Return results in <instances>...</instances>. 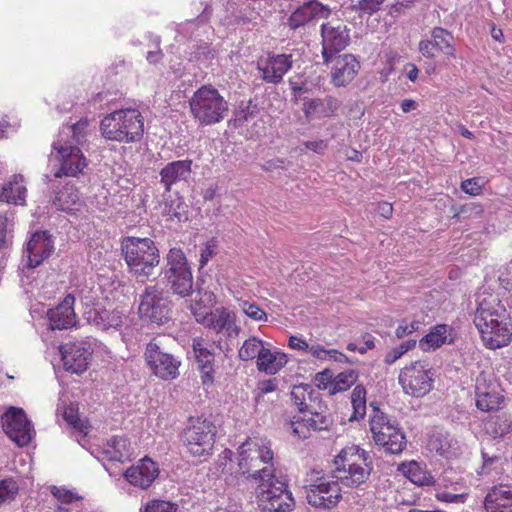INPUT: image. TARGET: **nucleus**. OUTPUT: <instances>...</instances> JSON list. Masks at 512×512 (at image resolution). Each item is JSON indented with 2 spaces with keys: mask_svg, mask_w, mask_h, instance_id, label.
Instances as JSON below:
<instances>
[{
  "mask_svg": "<svg viewBox=\"0 0 512 512\" xmlns=\"http://www.w3.org/2000/svg\"><path fill=\"white\" fill-rule=\"evenodd\" d=\"M193 352L195 354L198 369L201 373L203 385H209L214 382V355L205 347L200 340H194Z\"/></svg>",
  "mask_w": 512,
  "mask_h": 512,
  "instance_id": "obj_32",
  "label": "nucleus"
},
{
  "mask_svg": "<svg viewBox=\"0 0 512 512\" xmlns=\"http://www.w3.org/2000/svg\"><path fill=\"white\" fill-rule=\"evenodd\" d=\"M311 417L302 419L306 426L315 431L328 430L333 424V419L330 414H325L323 411H310Z\"/></svg>",
  "mask_w": 512,
  "mask_h": 512,
  "instance_id": "obj_44",
  "label": "nucleus"
},
{
  "mask_svg": "<svg viewBox=\"0 0 512 512\" xmlns=\"http://www.w3.org/2000/svg\"><path fill=\"white\" fill-rule=\"evenodd\" d=\"M95 339L85 337L69 341L60 346L64 369L75 374L85 372L91 362L94 352Z\"/></svg>",
  "mask_w": 512,
  "mask_h": 512,
  "instance_id": "obj_14",
  "label": "nucleus"
},
{
  "mask_svg": "<svg viewBox=\"0 0 512 512\" xmlns=\"http://www.w3.org/2000/svg\"><path fill=\"white\" fill-rule=\"evenodd\" d=\"M293 64V54L267 52L257 60V70L265 83L278 85L293 68Z\"/></svg>",
  "mask_w": 512,
  "mask_h": 512,
  "instance_id": "obj_17",
  "label": "nucleus"
},
{
  "mask_svg": "<svg viewBox=\"0 0 512 512\" xmlns=\"http://www.w3.org/2000/svg\"><path fill=\"white\" fill-rule=\"evenodd\" d=\"M331 66V83L337 87H345L351 83L361 68L359 60L355 55L345 53L333 57Z\"/></svg>",
  "mask_w": 512,
  "mask_h": 512,
  "instance_id": "obj_21",
  "label": "nucleus"
},
{
  "mask_svg": "<svg viewBox=\"0 0 512 512\" xmlns=\"http://www.w3.org/2000/svg\"><path fill=\"white\" fill-rule=\"evenodd\" d=\"M332 14V9L319 0H308L296 6L288 16L284 25L293 34H301L314 21L327 19Z\"/></svg>",
  "mask_w": 512,
  "mask_h": 512,
  "instance_id": "obj_15",
  "label": "nucleus"
},
{
  "mask_svg": "<svg viewBox=\"0 0 512 512\" xmlns=\"http://www.w3.org/2000/svg\"><path fill=\"white\" fill-rule=\"evenodd\" d=\"M406 437L403 431L389 433L383 442H376V445L382 446L390 454H399L406 447Z\"/></svg>",
  "mask_w": 512,
  "mask_h": 512,
  "instance_id": "obj_42",
  "label": "nucleus"
},
{
  "mask_svg": "<svg viewBox=\"0 0 512 512\" xmlns=\"http://www.w3.org/2000/svg\"><path fill=\"white\" fill-rule=\"evenodd\" d=\"M437 498L440 501L447 502V503H464L466 501L467 495L464 493L454 494L451 492L444 491V492L438 493Z\"/></svg>",
  "mask_w": 512,
  "mask_h": 512,
  "instance_id": "obj_63",
  "label": "nucleus"
},
{
  "mask_svg": "<svg viewBox=\"0 0 512 512\" xmlns=\"http://www.w3.org/2000/svg\"><path fill=\"white\" fill-rule=\"evenodd\" d=\"M18 491V483L13 478L0 480V506L13 501Z\"/></svg>",
  "mask_w": 512,
  "mask_h": 512,
  "instance_id": "obj_46",
  "label": "nucleus"
},
{
  "mask_svg": "<svg viewBox=\"0 0 512 512\" xmlns=\"http://www.w3.org/2000/svg\"><path fill=\"white\" fill-rule=\"evenodd\" d=\"M481 456L483 460L482 470L484 473H488L493 465L500 460L499 455L490 454L485 448L481 449Z\"/></svg>",
  "mask_w": 512,
  "mask_h": 512,
  "instance_id": "obj_59",
  "label": "nucleus"
},
{
  "mask_svg": "<svg viewBox=\"0 0 512 512\" xmlns=\"http://www.w3.org/2000/svg\"><path fill=\"white\" fill-rule=\"evenodd\" d=\"M287 361L285 353L278 350L272 351L264 346L257 359V369L266 374L274 375L286 365Z\"/></svg>",
  "mask_w": 512,
  "mask_h": 512,
  "instance_id": "obj_35",
  "label": "nucleus"
},
{
  "mask_svg": "<svg viewBox=\"0 0 512 512\" xmlns=\"http://www.w3.org/2000/svg\"><path fill=\"white\" fill-rule=\"evenodd\" d=\"M84 316L88 324L101 331L118 330L123 324V314L118 310L92 307Z\"/></svg>",
  "mask_w": 512,
  "mask_h": 512,
  "instance_id": "obj_25",
  "label": "nucleus"
},
{
  "mask_svg": "<svg viewBox=\"0 0 512 512\" xmlns=\"http://www.w3.org/2000/svg\"><path fill=\"white\" fill-rule=\"evenodd\" d=\"M454 341V329L448 324H437L418 341V345L422 351L428 352L435 351L444 344H453Z\"/></svg>",
  "mask_w": 512,
  "mask_h": 512,
  "instance_id": "obj_27",
  "label": "nucleus"
},
{
  "mask_svg": "<svg viewBox=\"0 0 512 512\" xmlns=\"http://www.w3.org/2000/svg\"><path fill=\"white\" fill-rule=\"evenodd\" d=\"M341 106V102L332 95L324 98H313L303 104V113L307 118L314 115L319 117H331L336 114Z\"/></svg>",
  "mask_w": 512,
  "mask_h": 512,
  "instance_id": "obj_30",
  "label": "nucleus"
},
{
  "mask_svg": "<svg viewBox=\"0 0 512 512\" xmlns=\"http://www.w3.org/2000/svg\"><path fill=\"white\" fill-rule=\"evenodd\" d=\"M192 160H175L167 163L159 172V183L165 192H170L173 185L186 182L192 173Z\"/></svg>",
  "mask_w": 512,
  "mask_h": 512,
  "instance_id": "obj_24",
  "label": "nucleus"
},
{
  "mask_svg": "<svg viewBox=\"0 0 512 512\" xmlns=\"http://www.w3.org/2000/svg\"><path fill=\"white\" fill-rule=\"evenodd\" d=\"M230 326V316L226 312H222L215 319H212V327L217 332H220L224 329H229Z\"/></svg>",
  "mask_w": 512,
  "mask_h": 512,
  "instance_id": "obj_61",
  "label": "nucleus"
},
{
  "mask_svg": "<svg viewBox=\"0 0 512 512\" xmlns=\"http://www.w3.org/2000/svg\"><path fill=\"white\" fill-rule=\"evenodd\" d=\"M160 281L173 295L186 298L194 291L191 266L181 248H171L159 273Z\"/></svg>",
  "mask_w": 512,
  "mask_h": 512,
  "instance_id": "obj_5",
  "label": "nucleus"
},
{
  "mask_svg": "<svg viewBox=\"0 0 512 512\" xmlns=\"http://www.w3.org/2000/svg\"><path fill=\"white\" fill-rule=\"evenodd\" d=\"M2 423L7 436L19 447L30 443L34 429L22 408L10 407L3 415Z\"/></svg>",
  "mask_w": 512,
  "mask_h": 512,
  "instance_id": "obj_18",
  "label": "nucleus"
},
{
  "mask_svg": "<svg viewBox=\"0 0 512 512\" xmlns=\"http://www.w3.org/2000/svg\"><path fill=\"white\" fill-rule=\"evenodd\" d=\"M490 426L495 437H502L512 430V418L502 413L491 419Z\"/></svg>",
  "mask_w": 512,
  "mask_h": 512,
  "instance_id": "obj_45",
  "label": "nucleus"
},
{
  "mask_svg": "<svg viewBox=\"0 0 512 512\" xmlns=\"http://www.w3.org/2000/svg\"><path fill=\"white\" fill-rule=\"evenodd\" d=\"M339 481L332 480L320 472H313L304 489L309 505L320 509H332L342 498Z\"/></svg>",
  "mask_w": 512,
  "mask_h": 512,
  "instance_id": "obj_11",
  "label": "nucleus"
},
{
  "mask_svg": "<svg viewBox=\"0 0 512 512\" xmlns=\"http://www.w3.org/2000/svg\"><path fill=\"white\" fill-rule=\"evenodd\" d=\"M336 473L333 477L350 488H360L373 471L370 453L357 445L343 448L334 460Z\"/></svg>",
  "mask_w": 512,
  "mask_h": 512,
  "instance_id": "obj_4",
  "label": "nucleus"
},
{
  "mask_svg": "<svg viewBox=\"0 0 512 512\" xmlns=\"http://www.w3.org/2000/svg\"><path fill=\"white\" fill-rule=\"evenodd\" d=\"M60 141L53 143V148L57 150L61 161V166L54 173V177L76 176L86 166V159L78 146L68 143L60 144Z\"/></svg>",
  "mask_w": 512,
  "mask_h": 512,
  "instance_id": "obj_20",
  "label": "nucleus"
},
{
  "mask_svg": "<svg viewBox=\"0 0 512 512\" xmlns=\"http://www.w3.org/2000/svg\"><path fill=\"white\" fill-rule=\"evenodd\" d=\"M385 0H358L356 4L351 5L350 9L358 12L359 16H371L381 9Z\"/></svg>",
  "mask_w": 512,
  "mask_h": 512,
  "instance_id": "obj_47",
  "label": "nucleus"
},
{
  "mask_svg": "<svg viewBox=\"0 0 512 512\" xmlns=\"http://www.w3.org/2000/svg\"><path fill=\"white\" fill-rule=\"evenodd\" d=\"M12 226L6 215H0V250L7 249L12 244Z\"/></svg>",
  "mask_w": 512,
  "mask_h": 512,
  "instance_id": "obj_49",
  "label": "nucleus"
},
{
  "mask_svg": "<svg viewBox=\"0 0 512 512\" xmlns=\"http://www.w3.org/2000/svg\"><path fill=\"white\" fill-rule=\"evenodd\" d=\"M418 50L427 59H434L440 51H438V45L436 39H423L418 44Z\"/></svg>",
  "mask_w": 512,
  "mask_h": 512,
  "instance_id": "obj_54",
  "label": "nucleus"
},
{
  "mask_svg": "<svg viewBox=\"0 0 512 512\" xmlns=\"http://www.w3.org/2000/svg\"><path fill=\"white\" fill-rule=\"evenodd\" d=\"M21 174L13 175L12 178L3 185L0 193V202H6L14 205H25L27 189L23 184Z\"/></svg>",
  "mask_w": 512,
  "mask_h": 512,
  "instance_id": "obj_33",
  "label": "nucleus"
},
{
  "mask_svg": "<svg viewBox=\"0 0 512 512\" xmlns=\"http://www.w3.org/2000/svg\"><path fill=\"white\" fill-rule=\"evenodd\" d=\"M422 326V322L420 320H408L404 318L399 321L397 328L395 329V336L398 339H402L412 333L418 331Z\"/></svg>",
  "mask_w": 512,
  "mask_h": 512,
  "instance_id": "obj_51",
  "label": "nucleus"
},
{
  "mask_svg": "<svg viewBox=\"0 0 512 512\" xmlns=\"http://www.w3.org/2000/svg\"><path fill=\"white\" fill-rule=\"evenodd\" d=\"M462 190L469 195H478L480 194L482 188L479 185V180L477 178L466 179L461 184Z\"/></svg>",
  "mask_w": 512,
  "mask_h": 512,
  "instance_id": "obj_60",
  "label": "nucleus"
},
{
  "mask_svg": "<svg viewBox=\"0 0 512 512\" xmlns=\"http://www.w3.org/2000/svg\"><path fill=\"white\" fill-rule=\"evenodd\" d=\"M88 125L89 122L87 119H80L78 122L66 126L65 129L67 130V133L72 134V142L67 143L76 146L82 144L85 141L86 130Z\"/></svg>",
  "mask_w": 512,
  "mask_h": 512,
  "instance_id": "obj_48",
  "label": "nucleus"
},
{
  "mask_svg": "<svg viewBox=\"0 0 512 512\" xmlns=\"http://www.w3.org/2000/svg\"><path fill=\"white\" fill-rule=\"evenodd\" d=\"M305 149L311 150L316 154L322 155L328 148L327 140L305 141L302 144Z\"/></svg>",
  "mask_w": 512,
  "mask_h": 512,
  "instance_id": "obj_62",
  "label": "nucleus"
},
{
  "mask_svg": "<svg viewBox=\"0 0 512 512\" xmlns=\"http://www.w3.org/2000/svg\"><path fill=\"white\" fill-rule=\"evenodd\" d=\"M399 384L403 391L412 397H423L433 388V373L429 364L415 361L401 369Z\"/></svg>",
  "mask_w": 512,
  "mask_h": 512,
  "instance_id": "obj_13",
  "label": "nucleus"
},
{
  "mask_svg": "<svg viewBox=\"0 0 512 512\" xmlns=\"http://www.w3.org/2000/svg\"><path fill=\"white\" fill-rule=\"evenodd\" d=\"M51 493L55 498H57L61 503H64V504H69V503H72L74 501L81 499L80 496L73 493L72 491L67 490L65 488H59L56 486L52 487Z\"/></svg>",
  "mask_w": 512,
  "mask_h": 512,
  "instance_id": "obj_57",
  "label": "nucleus"
},
{
  "mask_svg": "<svg viewBox=\"0 0 512 512\" xmlns=\"http://www.w3.org/2000/svg\"><path fill=\"white\" fill-rule=\"evenodd\" d=\"M144 358L151 372L158 378L173 380L179 376L181 360L168 352L160 340L153 339L146 345Z\"/></svg>",
  "mask_w": 512,
  "mask_h": 512,
  "instance_id": "obj_12",
  "label": "nucleus"
},
{
  "mask_svg": "<svg viewBox=\"0 0 512 512\" xmlns=\"http://www.w3.org/2000/svg\"><path fill=\"white\" fill-rule=\"evenodd\" d=\"M315 381L317 382L318 389H328L330 391L333 386L334 373L330 369H324L315 375Z\"/></svg>",
  "mask_w": 512,
  "mask_h": 512,
  "instance_id": "obj_56",
  "label": "nucleus"
},
{
  "mask_svg": "<svg viewBox=\"0 0 512 512\" xmlns=\"http://www.w3.org/2000/svg\"><path fill=\"white\" fill-rule=\"evenodd\" d=\"M128 270L137 278L149 279L160 264V250L148 237L126 236L120 242Z\"/></svg>",
  "mask_w": 512,
  "mask_h": 512,
  "instance_id": "obj_3",
  "label": "nucleus"
},
{
  "mask_svg": "<svg viewBox=\"0 0 512 512\" xmlns=\"http://www.w3.org/2000/svg\"><path fill=\"white\" fill-rule=\"evenodd\" d=\"M176 503L165 500H152L145 506L144 512H178Z\"/></svg>",
  "mask_w": 512,
  "mask_h": 512,
  "instance_id": "obj_53",
  "label": "nucleus"
},
{
  "mask_svg": "<svg viewBox=\"0 0 512 512\" xmlns=\"http://www.w3.org/2000/svg\"><path fill=\"white\" fill-rule=\"evenodd\" d=\"M63 418L70 426L76 430V439L82 446H84L82 440L85 439L91 429L89 422L87 420L81 419L78 414V409L73 406H68L65 408Z\"/></svg>",
  "mask_w": 512,
  "mask_h": 512,
  "instance_id": "obj_37",
  "label": "nucleus"
},
{
  "mask_svg": "<svg viewBox=\"0 0 512 512\" xmlns=\"http://www.w3.org/2000/svg\"><path fill=\"white\" fill-rule=\"evenodd\" d=\"M309 389L308 384L294 386L293 390L290 393L291 400L293 404L298 408L300 413L306 412L308 410V406L305 403L306 401V392Z\"/></svg>",
  "mask_w": 512,
  "mask_h": 512,
  "instance_id": "obj_50",
  "label": "nucleus"
},
{
  "mask_svg": "<svg viewBox=\"0 0 512 512\" xmlns=\"http://www.w3.org/2000/svg\"><path fill=\"white\" fill-rule=\"evenodd\" d=\"M474 324L484 346L491 350L508 346L512 341V320L498 296L483 294L477 300Z\"/></svg>",
  "mask_w": 512,
  "mask_h": 512,
  "instance_id": "obj_1",
  "label": "nucleus"
},
{
  "mask_svg": "<svg viewBox=\"0 0 512 512\" xmlns=\"http://www.w3.org/2000/svg\"><path fill=\"white\" fill-rule=\"evenodd\" d=\"M242 310L249 318L255 321H267V314L255 303L243 302Z\"/></svg>",
  "mask_w": 512,
  "mask_h": 512,
  "instance_id": "obj_55",
  "label": "nucleus"
},
{
  "mask_svg": "<svg viewBox=\"0 0 512 512\" xmlns=\"http://www.w3.org/2000/svg\"><path fill=\"white\" fill-rule=\"evenodd\" d=\"M238 451V467L242 476L254 484L271 479L275 468L274 453L270 442L259 438H249L242 443Z\"/></svg>",
  "mask_w": 512,
  "mask_h": 512,
  "instance_id": "obj_2",
  "label": "nucleus"
},
{
  "mask_svg": "<svg viewBox=\"0 0 512 512\" xmlns=\"http://www.w3.org/2000/svg\"><path fill=\"white\" fill-rule=\"evenodd\" d=\"M415 2L416 0H398L390 6L388 14L394 18H397L401 14L405 13L406 10L414 7Z\"/></svg>",
  "mask_w": 512,
  "mask_h": 512,
  "instance_id": "obj_58",
  "label": "nucleus"
},
{
  "mask_svg": "<svg viewBox=\"0 0 512 512\" xmlns=\"http://www.w3.org/2000/svg\"><path fill=\"white\" fill-rule=\"evenodd\" d=\"M370 430L373 434L375 443L383 442L389 433L402 431L398 426L396 419L387 416L377 407H374L373 415L370 417Z\"/></svg>",
  "mask_w": 512,
  "mask_h": 512,
  "instance_id": "obj_31",
  "label": "nucleus"
},
{
  "mask_svg": "<svg viewBox=\"0 0 512 512\" xmlns=\"http://www.w3.org/2000/svg\"><path fill=\"white\" fill-rule=\"evenodd\" d=\"M408 474L409 479L419 486L430 485L433 483V477L422 473L419 465L415 462L410 464Z\"/></svg>",
  "mask_w": 512,
  "mask_h": 512,
  "instance_id": "obj_52",
  "label": "nucleus"
},
{
  "mask_svg": "<svg viewBox=\"0 0 512 512\" xmlns=\"http://www.w3.org/2000/svg\"><path fill=\"white\" fill-rule=\"evenodd\" d=\"M406 437L403 431L389 433L383 442H376V445L382 446L390 454H399L406 447Z\"/></svg>",
  "mask_w": 512,
  "mask_h": 512,
  "instance_id": "obj_43",
  "label": "nucleus"
},
{
  "mask_svg": "<svg viewBox=\"0 0 512 512\" xmlns=\"http://www.w3.org/2000/svg\"><path fill=\"white\" fill-rule=\"evenodd\" d=\"M321 55L324 65H329L333 57L343 51L350 43V29L346 25L334 26L332 22H324L320 26Z\"/></svg>",
  "mask_w": 512,
  "mask_h": 512,
  "instance_id": "obj_16",
  "label": "nucleus"
},
{
  "mask_svg": "<svg viewBox=\"0 0 512 512\" xmlns=\"http://www.w3.org/2000/svg\"><path fill=\"white\" fill-rule=\"evenodd\" d=\"M353 414L350 421L362 419L366 414V389L363 385H357L351 394Z\"/></svg>",
  "mask_w": 512,
  "mask_h": 512,
  "instance_id": "obj_39",
  "label": "nucleus"
},
{
  "mask_svg": "<svg viewBox=\"0 0 512 512\" xmlns=\"http://www.w3.org/2000/svg\"><path fill=\"white\" fill-rule=\"evenodd\" d=\"M190 111L200 126H212L224 120L228 102L211 84L202 85L189 100Z\"/></svg>",
  "mask_w": 512,
  "mask_h": 512,
  "instance_id": "obj_7",
  "label": "nucleus"
},
{
  "mask_svg": "<svg viewBox=\"0 0 512 512\" xmlns=\"http://www.w3.org/2000/svg\"><path fill=\"white\" fill-rule=\"evenodd\" d=\"M75 297L67 294L55 307L48 309V327L51 330H66L76 325L77 315L74 311Z\"/></svg>",
  "mask_w": 512,
  "mask_h": 512,
  "instance_id": "obj_22",
  "label": "nucleus"
},
{
  "mask_svg": "<svg viewBox=\"0 0 512 512\" xmlns=\"http://www.w3.org/2000/svg\"><path fill=\"white\" fill-rule=\"evenodd\" d=\"M255 485L260 511L291 512L295 507V500L287 482L275 473L269 481H261Z\"/></svg>",
  "mask_w": 512,
  "mask_h": 512,
  "instance_id": "obj_9",
  "label": "nucleus"
},
{
  "mask_svg": "<svg viewBox=\"0 0 512 512\" xmlns=\"http://www.w3.org/2000/svg\"><path fill=\"white\" fill-rule=\"evenodd\" d=\"M359 374L356 370H347L334 376L333 386L330 395L347 391L357 380Z\"/></svg>",
  "mask_w": 512,
  "mask_h": 512,
  "instance_id": "obj_40",
  "label": "nucleus"
},
{
  "mask_svg": "<svg viewBox=\"0 0 512 512\" xmlns=\"http://www.w3.org/2000/svg\"><path fill=\"white\" fill-rule=\"evenodd\" d=\"M217 430L214 423L204 417H190L181 433V441L187 452L194 457L212 453Z\"/></svg>",
  "mask_w": 512,
  "mask_h": 512,
  "instance_id": "obj_10",
  "label": "nucleus"
},
{
  "mask_svg": "<svg viewBox=\"0 0 512 512\" xmlns=\"http://www.w3.org/2000/svg\"><path fill=\"white\" fill-rule=\"evenodd\" d=\"M172 301L158 285L146 286L139 295L138 315L151 325L163 326L172 320Z\"/></svg>",
  "mask_w": 512,
  "mask_h": 512,
  "instance_id": "obj_8",
  "label": "nucleus"
},
{
  "mask_svg": "<svg viewBox=\"0 0 512 512\" xmlns=\"http://www.w3.org/2000/svg\"><path fill=\"white\" fill-rule=\"evenodd\" d=\"M54 252L53 236L46 230L33 233L27 243L25 253L27 261L24 269H34L38 267L45 259H48Z\"/></svg>",
  "mask_w": 512,
  "mask_h": 512,
  "instance_id": "obj_19",
  "label": "nucleus"
},
{
  "mask_svg": "<svg viewBox=\"0 0 512 512\" xmlns=\"http://www.w3.org/2000/svg\"><path fill=\"white\" fill-rule=\"evenodd\" d=\"M162 214L170 220L185 222L189 219L188 206L180 196H169L163 202Z\"/></svg>",
  "mask_w": 512,
  "mask_h": 512,
  "instance_id": "obj_36",
  "label": "nucleus"
},
{
  "mask_svg": "<svg viewBox=\"0 0 512 512\" xmlns=\"http://www.w3.org/2000/svg\"><path fill=\"white\" fill-rule=\"evenodd\" d=\"M264 348V342L253 336L246 339L238 351V356L242 361L258 359L261 350Z\"/></svg>",
  "mask_w": 512,
  "mask_h": 512,
  "instance_id": "obj_41",
  "label": "nucleus"
},
{
  "mask_svg": "<svg viewBox=\"0 0 512 512\" xmlns=\"http://www.w3.org/2000/svg\"><path fill=\"white\" fill-rule=\"evenodd\" d=\"M512 508V488L499 484L489 489L484 499L486 512H510Z\"/></svg>",
  "mask_w": 512,
  "mask_h": 512,
  "instance_id": "obj_28",
  "label": "nucleus"
},
{
  "mask_svg": "<svg viewBox=\"0 0 512 512\" xmlns=\"http://www.w3.org/2000/svg\"><path fill=\"white\" fill-rule=\"evenodd\" d=\"M104 138L123 143H135L144 133V118L137 109H121L105 116L100 123Z\"/></svg>",
  "mask_w": 512,
  "mask_h": 512,
  "instance_id": "obj_6",
  "label": "nucleus"
},
{
  "mask_svg": "<svg viewBox=\"0 0 512 512\" xmlns=\"http://www.w3.org/2000/svg\"><path fill=\"white\" fill-rule=\"evenodd\" d=\"M160 42H161L160 37H158V36L155 37V39H154L155 50L149 51L146 55V59L150 64H157L163 58V53L160 48Z\"/></svg>",
  "mask_w": 512,
  "mask_h": 512,
  "instance_id": "obj_64",
  "label": "nucleus"
},
{
  "mask_svg": "<svg viewBox=\"0 0 512 512\" xmlns=\"http://www.w3.org/2000/svg\"><path fill=\"white\" fill-rule=\"evenodd\" d=\"M158 475V465L149 457L139 460L123 473L124 478L131 485L141 489L150 487Z\"/></svg>",
  "mask_w": 512,
  "mask_h": 512,
  "instance_id": "obj_23",
  "label": "nucleus"
},
{
  "mask_svg": "<svg viewBox=\"0 0 512 512\" xmlns=\"http://www.w3.org/2000/svg\"><path fill=\"white\" fill-rule=\"evenodd\" d=\"M98 458L109 461L124 462L129 458V441L122 436H113L106 445L99 450Z\"/></svg>",
  "mask_w": 512,
  "mask_h": 512,
  "instance_id": "obj_34",
  "label": "nucleus"
},
{
  "mask_svg": "<svg viewBox=\"0 0 512 512\" xmlns=\"http://www.w3.org/2000/svg\"><path fill=\"white\" fill-rule=\"evenodd\" d=\"M53 205L61 211L75 213L84 206V200L79 190L70 184H66L62 189L55 192L52 200Z\"/></svg>",
  "mask_w": 512,
  "mask_h": 512,
  "instance_id": "obj_29",
  "label": "nucleus"
},
{
  "mask_svg": "<svg viewBox=\"0 0 512 512\" xmlns=\"http://www.w3.org/2000/svg\"><path fill=\"white\" fill-rule=\"evenodd\" d=\"M476 406L481 411L498 410L504 400L503 396L495 389V386L487 384L484 376L480 375L476 379L475 386Z\"/></svg>",
  "mask_w": 512,
  "mask_h": 512,
  "instance_id": "obj_26",
  "label": "nucleus"
},
{
  "mask_svg": "<svg viewBox=\"0 0 512 512\" xmlns=\"http://www.w3.org/2000/svg\"><path fill=\"white\" fill-rule=\"evenodd\" d=\"M431 37L436 39L438 45V51L448 57H456V49L454 47V36L453 34L443 27H434L431 32Z\"/></svg>",
  "mask_w": 512,
  "mask_h": 512,
  "instance_id": "obj_38",
  "label": "nucleus"
}]
</instances>
